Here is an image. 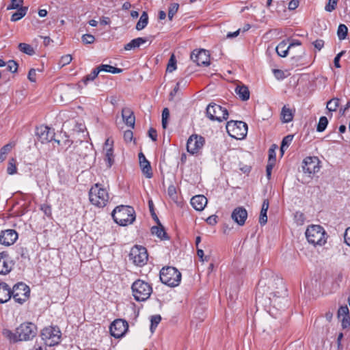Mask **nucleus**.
Returning a JSON list of instances; mask_svg holds the SVG:
<instances>
[{
    "label": "nucleus",
    "instance_id": "obj_1",
    "mask_svg": "<svg viewBox=\"0 0 350 350\" xmlns=\"http://www.w3.org/2000/svg\"><path fill=\"white\" fill-rule=\"evenodd\" d=\"M114 221L120 226H126L135 220V211L131 206L120 205L111 213Z\"/></svg>",
    "mask_w": 350,
    "mask_h": 350
},
{
    "label": "nucleus",
    "instance_id": "obj_2",
    "mask_svg": "<svg viewBox=\"0 0 350 350\" xmlns=\"http://www.w3.org/2000/svg\"><path fill=\"white\" fill-rule=\"evenodd\" d=\"M109 196L106 189L96 183L89 191V200L92 204L98 208L105 207L109 202Z\"/></svg>",
    "mask_w": 350,
    "mask_h": 350
},
{
    "label": "nucleus",
    "instance_id": "obj_3",
    "mask_svg": "<svg viewBox=\"0 0 350 350\" xmlns=\"http://www.w3.org/2000/svg\"><path fill=\"white\" fill-rule=\"evenodd\" d=\"M309 243L313 245H323L327 241L326 232L320 225L309 226L305 232Z\"/></svg>",
    "mask_w": 350,
    "mask_h": 350
},
{
    "label": "nucleus",
    "instance_id": "obj_4",
    "mask_svg": "<svg viewBox=\"0 0 350 350\" xmlns=\"http://www.w3.org/2000/svg\"><path fill=\"white\" fill-rule=\"evenodd\" d=\"M180 272L174 267H164L159 273L161 282L171 287H175L179 285L181 281Z\"/></svg>",
    "mask_w": 350,
    "mask_h": 350
},
{
    "label": "nucleus",
    "instance_id": "obj_5",
    "mask_svg": "<svg viewBox=\"0 0 350 350\" xmlns=\"http://www.w3.org/2000/svg\"><path fill=\"white\" fill-rule=\"evenodd\" d=\"M131 290L133 296L137 301H146L152 293V286L140 279L132 284Z\"/></svg>",
    "mask_w": 350,
    "mask_h": 350
},
{
    "label": "nucleus",
    "instance_id": "obj_6",
    "mask_svg": "<svg viewBox=\"0 0 350 350\" xmlns=\"http://www.w3.org/2000/svg\"><path fill=\"white\" fill-rule=\"evenodd\" d=\"M226 129L228 135L237 139H244L247 133V124L243 121H228Z\"/></svg>",
    "mask_w": 350,
    "mask_h": 350
},
{
    "label": "nucleus",
    "instance_id": "obj_7",
    "mask_svg": "<svg viewBox=\"0 0 350 350\" xmlns=\"http://www.w3.org/2000/svg\"><path fill=\"white\" fill-rule=\"evenodd\" d=\"M62 332L57 326L44 327L41 332V337L46 346L58 345L61 341Z\"/></svg>",
    "mask_w": 350,
    "mask_h": 350
},
{
    "label": "nucleus",
    "instance_id": "obj_8",
    "mask_svg": "<svg viewBox=\"0 0 350 350\" xmlns=\"http://www.w3.org/2000/svg\"><path fill=\"white\" fill-rule=\"evenodd\" d=\"M129 260L138 267L144 266L148 261V254L145 247L142 245H134L129 254Z\"/></svg>",
    "mask_w": 350,
    "mask_h": 350
},
{
    "label": "nucleus",
    "instance_id": "obj_9",
    "mask_svg": "<svg viewBox=\"0 0 350 350\" xmlns=\"http://www.w3.org/2000/svg\"><path fill=\"white\" fill-rule=\"evenodd\" d=\"M206 115L210 120L221 122L228 119V111L219 105L210 103L206 107Z\"/></svg>",
    "mask_w": 350,
    "mask_h": 350
},
{
    "label": "nucleus",
    "instance_id": "obj_10",
    "mask_svg": "<svg viewBox=\"0 0 350 350\" xmlns=\"http://www.w3.org/2000/svg\"><path fill=\"white\" fill-rule=\"evenodd\" d=\"M30 294L29 287L23 282H18L11 289V297L18 304H23Z\"/></svg>",
    "mask_w": 350,
    "mask_h": 350
},
{
    "label": "nucleus",
    "instance_id": "obj_11",
    "mask_svg": "<svg viewBox=\"0 0 350 350\" xmlns=\"http://www.w3.org/2000/svg\"><path fill=\"white\" fill-rule=\"evenodd\" d=\"M20 341L32 340L37 334V327L32 323H24L16 328Z\"/></svg>",
    "mask_w": 350,
    "mask_h": 350
},
{
    "label": "nucleus",
    "instance_id": "obj_12",
    "mask_svg": "<svg viewBox=\"0 0 350 350\" xmlns=\"http://www.w3.org/2000/svg\"><path fill=\"white\" fill-rule=\"evenodd\" d=\"M320 161L317 157H307L302 161V171L308 176L318 172L320 170Z\"/></svg>",
    "mask_w": 350,
    "mask_h": 350
},
{
    "label": "nucleus",
    "instance_id": "obj_13",
    "mask_svg": "<svg viewBox=\"0 0 350 350\" xmlns=\"http://www.w3.org/2000/svg\"><path fill=\"white\" fill-rule=\"evenodd\" d=\"M128 329L129 325L127 321L121 319L114 320L109 327L111 335L116 338L122 337Z\"/></svg>",
    "mask_w": 350,
    "mask_h": 350
},
{
    "label": "nucleus",
    "instance_id": "obj_14",
    "mask_svg": "<svg viewBox=\"0 0 350 350\" xmlns=\"http://www.w3.org/2000/svg\"><path fill=\"white\" fill-rule=\"evenodd\" d=\"M205 143L203 137L198 135H192L187 139V150L191 154H196L202 148Z\"/></svg>",
    "mask_w": 350,
    "mask_h": 350
},
{
    "label": "nucleus",
    "instance_id": "obj_15",
    "mask_svg": "<svg viewBox=\"0 0 350 350\" xmlns=\"http://www.w3.org/2000/svg\"><path fill=\"white\" fill-rule=\"evenodd\" d=\"M36 133L38 140L42 144H46L53 141L55 136L54 130L45 125H41L37 127Z\"/></svg>",
    "mask_w": 350,
    "mask_h": 350
},
{
    "label": "nucleus",
    "instance_id": "obj_16",
    "mask_svg": "<svg viewBox=\"0 0 350 350\" xmlns=\"http://www.w3.org/2000/svg\"><path fill=\"white\" fill-rule=\"evenodd\" d=\"M14 262L7 252L0 253V274L7 275L13 269Z\"/></svg>",
    "mask_w": 350,
    "mask_h": 350
},
{
    "label": "nucleus",
    "instance_id": "obj_17",
    "mask_svg": "<svg viewBox=\"0 0 350 350\" xmlns=\"http://www.w3.org/2000/svg\"><path fill=\"white\" fill-rule=\"evenodd\" d=\"M190 57L198 66H208L210 64L209 55L204 49L194 50Z\"/></svg>",
    "mask_w": 350,
    "mask_h": 350
},
{
    "label": "nucleus",
    "instance_id": "obj_18",
    "mask_svg": "<svg viewBox=\"0 0 350 350\" xmlns=\"http://www.w3.org/2000/svg\"><path fill=\"white\" fill-rule=\"evenodd\" d=\"M18 235L15 230L8 229L2 230L0 234V244L10 246L13 245L18 239Z\"/></svg>",
    "mask_w": 350,
    "mask_h": 350
},
{
    "label": "nucleus",
    "instance_id": "obj_19",
    "mask_svg": "<svg viewBox=\"0 0 350 350\" xmlns=\"http://www.w3.org/2000/svg\"><path fill=\"white\" fill-rule=\"evenodd\" d=\"M247 217L246 209L242 206L235 208L232 214V219L239 226H243Z\"/></svg>",
    "mask_w": 350,
    "mask_h": 350
},
{
    "label": "nucleus",
    "instance_id": "obj_20",
    "mask_svg": "<svg viewBox=\"0 0 350 350\" xmlns=\"http://www.w3.org/2000/svg\"><path fill=\"white\" fill-rule=\"evenodd\" d=\"M269 304L278 310H284L288 303V299L285 296H278L273 293L272 297L268 298Z\"/></svg>",
    "mask_w": 350,
    "mask_h": 350
},
{
    "label": "nucleus",
    "instance_id": "obj_21",
    "mask_svg": "<svg viewBox=\"0 0 350 350\" xmlns=\"http://www.w3.org/2000/svg\"><path fill=\"white\" fill-rule=\"evenodd\" d=\"M138 157L139 165L143 174L148 178H152L153 174L150 162L147 160L145 155L142 152H139Z\"/></svg>",
    "mask_w": 350,
    "mask_h": 350
},
{
    "label": "nucleus",
    "instance_id": "obj_22",
    "mask_svg": "<svg viewBox=\"0 0 350 350\" xmlns=\"http://www.w3.org/2000/svg\"><path fill=\"white\" fill-rule=\"evenodd\" d=\"M207 202L206 198L203 195H197L192 197L191 199V206L195 210L198 211L204 210Z\"/></svg>",
    "mask_w": 350,
    "mask_h": 350
},
{
    "label": "nucleus",
    "instance_id": "obj_23",
    "mask_svg": "<svg viewBox=\"0 0 350 350\" xmlns=\"http://www.w3.org/2000/svg\"><path fill=\"white\" fill-rule=\"evenodd\" d=\"M122 117L124 123L131 128H134L135 118L133 111L128 107L123 108L122 110Z\"/></svg>",
    "mask_w": 350,
    "mask_h": 350
},
{
    "label": "nucleus",
    "instance_id": "obj_24",
    "mask_svg": "<svg viewBox=\"0 0 350 350\" xmlns=\"http://www.w3.org/2000/svg\"><path fill=\"white\" fill-rule=\"evenodd\" d=\"M11 288L5 282H0V303L4 304L11 298Z\"/></svg>",
    "mask_w": 350,
    "mask_h": 350
},
{
    "label": "nucleus",
    "instance_id": "obj_25",
    "mask_svg": "<svg viewBox=\"0 0 350 350\" xmlns=\"http://www.w3.org/2000/svg\"><path fill=\"white\" fill-rule=\"evenodd\" d=\"M148 41L146 38H137L133 39L131 42L124 45V49L126 51H130L135 48L139 47L142 44L146 43Z\"/></svg>",
    "mask_w": 350,
    "mask_h": 350
},
{
    "label": "nucleus",
    "instance_id": "obj_26",
    "mask_svg": "<svg viewBox=\"0 0 350 350\" xmlns=\"http://www.w3.org/2000/svg\"><path fill=\"white\" fill-rule=\"evenodd\" d=\"M151 232L152 234H155L161 240L169 239V237L167 236L163 226L161 224V223H159L158 226H152L151 228Z\"/></svg>",
    "mask_w": 350,
    "mask_h": 350
},
{
    "label": "nucleus",
    "instance_id": "obj_27",
    "mask_svg": "<svg viewBox=\"0 0 350 350\" xmlns=\"http://www.w3.org/2000/svg\"><path fill=\"white\" fill-rule=\"evenodd\" d=\"M235 93L243 101H246L250 98V91L248 88L245 85H238L235 88Z\"/></svg>",
    "mask_w": 350,
    "mask_h": 350
},
{
    "label": "nucleus",
    "instance_id": "obj_28",
    "mask_svg": "<svg viewBox=\"0 0 350 350\" xmlns=\"http://www.w3.org/2000/svg\"><path fill=\"white\" fill-rule=\"evenodd\" d=\"M269 204L268 200H264L259 217V223L260 225H265L267 222V213L269 208Z\"/></svg>",
    "mask_w": 350,
    "mask_h": 350
},
{
    "label": "nucleus",
    "instance_id": "obj_29",
    "mask_svg": "<svg viewBox=\"0 0 350 350\" xmlns=\"http://www.w3.org/2000/svg\"><path fill=\"white\" fill-rule=\"evenodd\" d=\"M289 49L290 46L287 45V42L283 40L280 42L276 46L275 51L279 56L282 57H285L287 56Z\"/></svg>",
    "mask_w": 350,
    "mask_h": 350
},
{
    "label": "nucleus",
    "instance_id": "obj_30",
    "mask_svg": "<svg viewBox=\"0 0 350 350\" xmlns=\"http://www.w3.org/2000/svg\"><path fill=\"white\" fill-rule=\"evenodd\" d=\"M2 334L5 338L8 339L10 342H17L20 341L19 336L16 332V329L12 332L8 329H3Z\"/></svg>",
    "mask_w": 350,
    "mask_h": 350
},
{
    "label": "nucleus",
    "instance_id": "obj_31",
    "mask_svg": "<svg viewBox=\"0 0 350 350\" xmlns=\"http://www.w3.org/2000/svg\"><path fill=\"white\" fill-rule=\"evenodd\" d=\"M293 113L292 110L284 106L281 111V119L282 122L288 123L293 120Z\"/></svg>",
    "mask_w": 350,
    "mask_h": 350
},
{
    "label": "nucleus",
    "instance_id": "obj_32",
    "mask_svg": "<svg viewBox=\"0 0 350 350\" xmlns=\"http://www.w3.org/2000/svg\"><path fill=\"white\" fill-rule=\"evenodd\" d=\"M148 23V16L146 12H143L139 20L137 23L136 29L138 31L144 29Z\"/></svg>",
    "mask_w": 350,
    "mask_h": 350
},
{
    "label": "nucleus",
    "instance_id": "obj_33",
    "mask_svg": "<svg viewBox=\"0 0 350 350\" xmlns=\"http://www.w3.org/2000/svg\"><path fill=\"white\" fill-rule=\"evenodd\" d=\"M100 72L102 71L110 72L113 74L121 73L123 70L121 68L113 67L108 64H100L98 66Z\"/></svg>",
    "mask_w": 350,
    "mask_h": 350
},
{
    "label": "nucleus",
    "instance_id": "obj_34",
    "mask_svg": "<svg viewBox=\"0 0 350 350\" xmlns=\"http://www.w3.org/2000/svg\"><path fill=\"white\" fill-rule=\"evenodd\" d=\"M27 7H21L11 16V21L16 22L24 17L27 12Z\"/></svg>",
    "mask_w": 350,
    "mask_h": 350
},
{
    "label": "nucleus",
    "instance_id": "obj_35",
    "mask_svg": "<svg viewBox=\"0 0 350 350\" xmlns=\"http://www.w3.org/2000/svg\"><path fill=\"white\" fill-rule=\"evenodd\" d=\"M99 73H100V71H99V69L98 67L94 68L92 70L91 73L87 75L86 76H85L83 78L82 82L85 85H87L90 81H94L97 77V76L98 75Z\"/></svg>",
    "mask_w": 350,
    "mask_h": 350
},
{
    "label": "nucleus",
    "instance_id": "obj_36",
    "mask_svg": "<svg viewBox=\"0 0 350 350\" xmlns=\"http://www.w3.org/2000/svg\"><path fill=\"white\" fill-rule=\"evenodd\" d=\"M105 161L107 164V167H111L114 162L113 147L110 146L106 149Z\"/></svg>",
    "mask_w": 350,
    "mask_h": 350
},
{
    "label": "nucleus",
    "instance_id": "obj_37",
    "mask_svg": "<svg viewBox=\"0 0 350 350\" xmlns=\"http://www.w3.org/2000/svg\"><path fill=\"white\" fill-rule=\"evenodd\" d=\"M18 49L29 55H33L35 53L33 48L29 44L20 43L18 44Z\"/></svg>",
    "mask_w": 350,
    "mask_h": 350
},
{
    "label": "nucleus",
    "instance_id": "obj_38",
    "mask_svg": "<svg viewBox=\"0 0 350 350\" xmlns=\"http://www.w3.org/2000/svg\"><path fill=\"white\" fill-rule=\"evenodd\" d=\"M348 33V28L344 24H340L338 30H337V36L340 40H343L346 38Z\"/></svg>",
    "mask_w": 350,
    "mask_h": 350
},
{
    "label": "nucleus",
    "instance_id": "obj_39",
    "mask_svg": "<svg viewBox=\"0 0 350 350\" xmlns=\"http://www.w3.org/2000/svg\"><path fill=\"white\" fill-rule=\"evenodd\" d=\"M293 139V135H288L285 136L282 141L280 151L283 154L284 150L290 146Z\"/></svg>",
    "mask_w": 350,
    "mask_h": 350
},
{
    "label": "nucleus",
    "instance_id": "obj_40",
    "mask_svg": "<svg viewBox=\"0 0 350 350\" xmlns=\"http://www.w3.org/2000/svg\"><path fill=\"white\" fill-rule=\"evenodd\" d=\"M161 321V317L159 314L151 316L150 317V329L152 333L154 332L157 327Z\"/></svg>",
    "mask_w": 350,
    "mask_h": 350
},
{
    "label": "nucleus",
    "instance_id": "obj_41",
    "mask_svg": "<svg viewBox=\"0 0 350 350\" xmlns=\"http://www.w3.org/2000/svg\"><path fill=\"white\" fill-rule=\"evenodd\" d=\"M339 105L340 100L338 98H332L327 103V109L329 111H336Z\"/></svg>",
    "mask_w": 350,
    "mask_h": 350
},
{
    "label": "nucleus",
    "instance_id": "obj_42",
    "mask_svg": "<svg viewBox=\"0 0 350 350\" xmlns=\"http://www.w3.org/2000/svg\"><path fill=\"white\" fill-rule=\"evenodd\" d=\"M179 8V4L177 3H170L168 8L167 16L170 21H172L174 15L177 13Z\"/></svg>",
    "mask_w": 350,
    "mask_h": 350
},
{
    "label": "nucleus",
    "instance_id": "obj_43",
    "mask_svg": "<svg viewBox=\"0 0 350 350\" xmlns=\"http://www.w3.org/2000/svg\"><path fill=\"white\" fill-rule=\"evenodd\" d=\"M328 124V120L325 116H321L319 118L317 126V131L318 132H323L325 130Z\"/></svg>",
    "mask_w": 350,
    "mask_h": 350
},
{
    "label": "nucleus",
    "instance_id": "obj_44",
    "mask_svg": "<svg viewBox=\"0 0 350 350\" xmlns=\"http://www.w3.org/2000/svg\"><path fill=\"white\" fill-rule=\"evenodd\" d=\"M12 146L10 144H6L0 149V163L5 161L6 155L11 150Z\"/></svg>",
    "mask_w": 350,
    "mask_h": 350
},
{
    "label": "nucleus",
    "instance_id": "obj_45",
    "mask_svg": "<svg viewBox=\"0 0 350 350\" xmlns=\"http://www.w3.org/2000/svg\"><path fill=\"white\" fill-rule=\"evenodd\" d=\"M305 219V215L301 211H296L295 213L294 220L297 225H303L304 224Z\"/></svg>",
    "mask_w": 350,
    "mask_h": 350
},
{
    "label": "nucleus",
    "instance_id": "obj_46",
    "mask_svg": "<svg viewBox=\"0 0 350 350\" xmlns=\"http://www.w3.org/2000/svg\"><path fill=\"white\" fill-rule=\"evenodd\" d=\"M349 317V310L347 306H340L338 310V318L340 319L343 317Z\"/></svg>",
    "mask_w": 350,
    "mask_h": 350
},
{
    "label": "nucleus",
    "instance_id": "obj_47",
    "mask_svg": "<svg viewBox=\"0 0 350 350\" xmlns=\"http://www.w3.org/2000/svg\"><path fill=\"white\" fill-rule=\"evenodd\" d=\"M170 117V111L167 108H164L162 111V126L163 129L167 128V120Z\"/></svg>",
    "mask_w": 350,
    "mask_h": 350
},
{
    "label": "nucleus",
    "instance_id": "obj_48",
    "mask_svg": "<svg viewBox=\"0 0 350 350\" xmlns=\"http://www.w3.org/2000/svg\"><path fill=\"white\" fill-rule=\"evenodd\" d=\"M72 59V57L69 54H67V55H63L59 62V65L61 66V67H63L64 66H66L68 64H69L71 61Z\"/></svg>",
    "mask_w": 350,
    "mask_h": 350
},
{
    "label": "nucleus",
    "instance_id": "obj_49",
    "mask_svg": "<svg viewBox=\"0 0 350 350\" xmlns=\"http://www.w3.org/2000/svg\"><path fill=\"white\" fill-rule=\"evenodd\" d=\"M176 69V60L174 55H172L167 66V71L172 72Z\"/></svg>",
    "mask_w": 350,
    "mask_h": 350
},
{
    "label": "nucleus",
    "instance_id": "obj_50",
    "mask_svg": "<svg viewBox=\"0 0 350 350\" xmlns=\"http://www.w3.org/2000/svg\"><path fill=\"white\" fill-rule=\"evenodd\" d=\"M338 0H328L325 5V10L328 12H332L336 9Z\"/></svg>",
    "mask_w": 350,
    "mask_h": 350
},
{
    "label": "nucleus",
    "instance_id": "obj_51",
    "mask_svg": "<svg viewBox=\"0 0 350 350\" xmlns=\"http://www.w3.org/2000/svg\"><path fill=\"white\" fill-rule=\"evenodd\" d=\"M23 3V0H11L10 4L8 6L7 10H14L18 9L22 6Z\"/></svg>",
    "mask_w": 350,
    "mask_h": 350
},
{
    "label": "nucleus",
    "instance_id": "obj_52",
    "mask_svg": "<svg viewBox=\"0 0 350 350\" xmlns=\"http://www.w3.org/2000/svg\"><path fill=\"white\" fill-rule=\"evenodd\" d=\"M17 253L21 258L26 259L29 257L28 250L26 247H20L17 249Z\"/></svg>",
    "mask_w": 350,
    "mask_h": 350
},
{
    "label": "nucleus",
    "instance_id": "obj_53",
    "mask_svg": "<svg viewBox=\"0 0 350 350\" xmlns=\"http://www.w3.org/2000/svg\"><path fill=\"white\" fill-rule=\"evenodd\" d=\"M14 161V159H12L11 161H9L8 166L7 168V172L9 174H14L16 172V167L15 164L12 162Z\"/></svg>",
    "mask_w": 350,
    "mask_h": 350
},
{
    "label": "nucleus",
    "instance_id": "obj_54",
    "mask_svg": "<svg viewBox=\"0 0 350 350\" xmlns=\"http://www.w3.org/2000/svg\"><path fill=\"white\" fill-rule=\"evenodd\" d=\"M8 69L11 72H16L18 69V64L14 60H10L8 62Z\"/></svg>",
    "mask_w": 350,
    "mask_h": 350
},
{
    "label": "nucleus",
    "instance_id": "obj_55",
    "mask_svg": "<svg viewBox=\"0 0 350 350\" xmlns=\"http://www.w3.org/2000/svg\"><path fill=\"white\" fill-rule=\"evenodd\" d=\"M95 38L92 34H85L82 36V41L85 44H92Z\"/></svg>",
    "mask_w": 350,
    "mask_h": 350
},
{
    "label": "nucleus",
    "instance_id": "obj_56",
    "mask_svg": "<svg viewBox=\"0 0 350 350\" xmlns=\"http://www.w3.org/2000/svg\"><path fill=\"white\" fill-rule=\"evenodd\" d=\"M345 53V51H342L338 53L334 59V64L336 68H340V59L341 57Z\"/></svg>",
    "mask_w": 350,
    "mask_h": 350
},
{
    "label": "nucleus",
    "instance_id": "obj_57",
    "mask_svg": "<svg viewBox=\"0 0 350 350\" xmlns=\"http://www.w3.org/2000/svg\"><path fill=\"white\" fill-rule=\"evenodd\" d=\"M273 75H274L275 77L277 79L282 80L286 77L284 72L282 70L274 69L273 70Z\"/></svg>",
    "mask_w": 350,
    "mask_h": 350
},
{
    "label": "nucleus",
    "instance_id": "obj_58",
    "mask_svg": "<svg viewBox=\"0 0 350 350\" xmlns=\"http://www.w3.org/2000/svg\"><path fill=\"white\" fill-rule=\"evenodd\" d=\"M276 160V154L275 152L274 148H269V161L268 162H273V163L275 165Z\"/></svg>",
    "mask_w": 350,
    "mask_h": 350
},
{
    "label": "nucleus",
    "instance_id": "obj_59",
    "mask_svg": "<svg viewBox=\"0 0 350 350\" xmlns=\"http://www.w3.org/2000/svg\"><path fill=\"white\" fill-rule=\"evenodd\" d=\"M36 70L33 68L30 69L29 71V73H28V76H27L28 79L31 82H36Z\"/></svg>",
    "mask_w": 350,
    "mask_h": 350
},
{
    "label": "nucleus",
    "instance_id": "obj_60",
    "mask_svg": "<svg viewBox=\"0 0 350 350\" xmlns=\"http://www.w3.org/2000/svg\"><path fill=\"white\" fill-rule=\"evenodd\" d=\"M148 136L153 142H156L157 140V131L153 128H150L148 131Z\"/></svg>",
    "mask_w": 350,
    "mask_h": 350
},
{
    "label": "nucleus",
    "instance_id": "obj_61",
    "mask_svg": "<svg viewBox=\"0 0 350 350\" xmlns=\"http://www.w3.org/2000/svg\"><path fill=\"white\" fill-rule=\"evenodd\" d=\"M341 321V325L342 328H347L350 325V317H343L340 319Z\"/></svg>",
    "mask_w": 350,
    "mask_h": 350
},
{
    "label": "nucleus",
    "instance_id": "obj_62",
    "mask_svg": "<svg viewBox=\"0 0 350 350\" xmlns=\"http://www.w3.org/2000/svg\"><path fill=\"white\" fill-rule=\"evenodd\" d=\"M312 44L317 50L320 51L324 46V41L323 40H317L313 42Z\"/></svg>",
    "mask_w": 350,
    "mask_h": 350
},
{
    "label": "nucleus",
    "instance_id": "obj_63",
    "mask_svg": "<svg viewBox=\"0 0 350 350\" xmlns=\"http://www.w3.org/2000/svg\"><path fill=\"white\" fill-rule=\"evenodd\" d=\"M299 2L298 0H291L288 3V8L290 10H294L299 6Z\"/></svg>",
    "mask_w": 350,
    "mask_h": 350
},
{
    "label": "nucleus",
    "instance_id": "obj_64",
    "mask_svg": "<svg viewBox=\"0 0 350 350\" xmlns=\"http://www.w3.org/2000/svg\"><path fill=\"white\" fill-rule=\"evenodd\" d=\"M344 238L345 243L350 246V227L346 229L344 234Z\"/></svg>",
    "mask_w": 350,
    "mask_h": 350
}]
</instances>
